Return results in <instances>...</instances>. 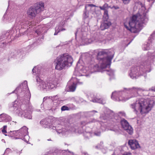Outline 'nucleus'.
Listing matches in <instances>:
<instances>
[{
  "label": "nucleus",
  "instance_id": "f257e3e1",
  "mask_svg": "<svg viewBox=\"0 0 155 155\" xmlns=\"http://www.w3.org/2000/svg\"><path fill=\"white\" fill-rule=\"evenodd\" d=\"M95 53L97 54V59L99 61L98 64H96L91 67L89 69V68H84L82 65H81L78 61L76 67L75 69L74 74L78 76H88L90 73L96 72H102L106 70L107 68V50L101 49L96 50Z\"/></svg>",
  "mask_w": 155,
  "mask_h": 155
},
{
  "label": "nucleus",
  "instance_id": "f03ea898",
  "mask_svg": "<svg viewBox=\"0 0 155 155\" xmlns=\"http://www.w3.org/2000/svg\"><path fill=\"white\" fill-rule=\"evenodd\" d=\"M148 91L140 88L133 87L131 88H125L124 91H115L112 93L111 98L118 101H125L132 97L137 96L138 94H142L143 96L148 95Z\"/></svg>",
  "mask_w": 155,
  "mask_h": 155
},
{
  "label": "nucleus",
  "instance_id": "7ed1b4c3",
  "mask_svg": "<svg viewBox=\"0 0 155 155\" xmlns=\"http://www.w3.org/2000/svg\"><path fill=\"white\" fill-rule=\"evenodd\" d=\"M154 104V102L153 100L137 98L136 101L131 105V107L136 114L140 112L143 114L148 113Z\"/></svg>",
  "mask_w": 155,
  "mask_h": 155
},
{
  "label": "nucleus",
  "instance_id": "20e7f679",
  "mask_svg": "<svg viewBox=\"0 0 155 155\" xmlns=\"http://www.w3.org/2000/svg\"><path fill=\"white\" fill-rule=\"evenodd\" d=\"M50 122V119H46L42 120L40 121V124L44 128H47L48 127L52 129L55 130L59 134L66 135L72 132H79L77 129L78 127H70L68 125H62L58 124L56 125H49Z\"/></svg>",
  "mask_w": 155,
  "mask_h": 155
},
{
  "label": "nucleus",
  "instance_id": "39448f33",
  "mask_svg": "<svg viewBox=\"0 0 155 155\" xmlns=\"http://www.w3.org/2000/svg\"><path fill=\"white\" fill-rule=\"evenodd\" d=\"M145 13L133 15L129 21L130 28L124 24L125 27L132 32L136 33L141 29L143 24L146 23L148 20Z\"/></svg>",
  "mask_w": 155,
  "mask_h": 155
},
{
  "label": "nucleus",
  "instance_id": "423d86ee",
  "mask_svg": "<svg viewBox=\"0 0 155 155\" xmlns=\"http://www.w3.org/2000/svg\"><path fill=\"white\" fill-rule=\"evenodd\" d=\"M38 66H35L32 69V72L34 74H37L36 77L37 85L40 89L43 90H51L55 89L58 84L57 79L55 78H50L46 81L42 80L40 77V71Z\"/></svg>",
  "mask_w": 155,
  "mask_h": 155
},
{
  "label": "nucleus",
  "instance_id": "0eeeda50",
  "mask_svg": "<svg viewBox=\"0 0 155 155\" xmlns=\"http://www.w3.org/2000/svg\"><path fill=\"white\" fill-rule=\"evenodd\" d=\"M73 60L72 57L67 54H64L58 56L54 62L56 70L61 71L66 67H70Z\"/></svg>",
  "mask_w": 155,
  "mask_h": 155
},
{
  "label": "nucleus",
  "instance_id": "6e6552de",
  "mask_svg": "<svg viewBox=\"0 0 155 155\" xmlns=\"http://www.w3.org/2000/svg\"><path fill=\"white\" fill-rule=\"evenodd\" d=\"M87 31L88 27L87 26H83L81 29H78L75 33L76 37H81L82 45H84L90 44L96 40L95 37H90L89 35H87Z\"/></svg>",
  "mask_w": 155,
  "mask_h": 155
},
{
  "label": "nucleus",
  "instance_id": "1a4fd4ad",
  "mask_svg": "<svg viewBox=\"0 0 155 155\" xmlns=\"http://www.w3.org/2000/svg\"><path fill=\"white\" fill-rule=\"evenodd\" d=\"M14 92H17L19 94L18 96L19 97H23V99L24 100L25 102L27 104L29 103L31 97V94L28 87L27 82L26 81H25L19 86L17 87L14 91L12 92V93Z\"/></svg>",
  "mask_w": 155,
  "mask_h": 155
},
{
  "label": "nucleus",
  "instance_id": "9d476101",
  "mask_svg": "<svg viewBox=\"0 0 155 155\" xmlns=\"http://www.w3.org/2000/svg\"><path fill=\"white\" fill-rule=\"evenodd\" d=\"M13 133L16 137L15 139H21L26 142L28 141L29 137L27 127L23 126L18 130L13 131Z\"/></svg>",
  "mask_w": 155,
  "mask_h": 155
},
{
  "label": "nucleus",
  "instance_id": "9b49d317",
  "mask_svg": "<svg viewBox=\"0 0 155 155\" xmlns=\"http://www.w3.org/2000/svg\"><path fill=\"white\" fill-rule=\"evenodd\" d=\"M44 8V3L40 2L34 8L31 7L28 11L27 13L28 16L31 18H35L36 15L43 10Z\"/></svg>",
  "mask_w": 155,
  "mask_h": 155
},
{
  "label": "nucleus",
  "instance_id": "f8f14e48",
  "mask_svg": "<svg viewBox=\"0 0 155 155\" xmlns=\"http://www.w3.org/2000/svg\"><path fill=\"white\" fill-rule=\"evenodd\" d=\"M146 67L145 64L143 65L142 64L140 67L136 66L132 67L129 74L130 78L132 79L136 78L137 77L142 75L145 71L143 70L142 69L143 68L145 69Z\"/></svg>",
  "mask_w": 155,
  "mask_h": 155
},
{
  "label": "nucleus",
  "instance_id": "ddd939ff",
  "mask_svg": "<svg viewBox=\"0 0 155 155\" xmlns=\"http://www.w3.org/2000/svg\"><path fill=\"white\" fill-rule=\"evenodd\" d=\"M31 22L26 20L20 16L18 17L16 19L15 24L13 27V29L20 30L21 28H26L31 25Z\"/></svg>",
  "mask_w": 155,
  "mask_h": 155
},
{
  "label": "nucleus",
  "instance_id": "4468645a",
  "mask_svg": "<svg viewBox=\"0 0 155 155\" xmlns=\"http://www.w3.org/2000/svg\"><path fill=\"white\" fill-rule=\"evenodd\" d=\"M14 110L18 116L21 117H24L28 119H31L32 116L31 115L32 108V107L29 105L28 108L27 110H25L24 111L21 108H17L16 106H14Z\"/></svg>",
  "mask_w": 155,
  "mask_h": 155
},
{
  "label": "nucleus",
  "instance_id": "2eb2a0df",
  "mask_svg": "<svg viewBox=\"0 0 155 155\" xmlns=\"http://www.w3.org/2000/svg\"><path fill=\"white\" fill-rule=\"evenodd\" d=\"M83 82H80L79 80L75 77H72L68 82V84H71L69 87L68 91L71 92L74 91L76 88L77 85L81 84Z\"/></svg>",
  "mask_w": 155,
  "mask_h": 155
},
{
  "label": "nucleus",
  "instance_id": "dca6fc26",
  "mask_svg": "<svg viewBox=\"0 0 155 155\" xmlns=\"http://www.w3.org/2000/svg\"><path fill=\"white\" fill-rule=\"evenodd\" d=\"M87 97L90 101L93 102L103 104L106 103L105 100L103 97H98L96 94H89L87 95Z\"/></svg>",
  "mask_w": 155,
  "mask_h": 155
},
{
  "label": "nucleus",
  "instance_id": "f3484780",
  "mask_svg": "<svg viewBox=\"0 0 155 155\" xmlns=\"http://www.w3.org/2000/svg\"><path fill=\"white\" fill-rule=\"evenodd\" d=\"M121 124L122 128L125 130L129 134L131 135L133 132V130L127 121L124 119H123L120 121Z\"/></svg>",
  "mask_w": 155,
  "mask_h": 155
},
{
  "label": "nucleus",
  "instance_id": "a211bd4d",
  "mask_svg": "<svg viewBox=\"0 0 155 155\" xmlns=\"http://www.w3.org/2000/svg\"><path fill=\"white\" fill-rule=\"evenodd\" d=\"M96 6L92 4H88L86 5L85 6V11L84 12L83 14V19L84 20V21L86 22V25H87L89 22L90 18L89 17L88 13L87 11V9L90 7H96Z\"/></svg>",
  "mask_w": 155,
  "mask_h": 155
},
{
  "label": "nucleus",
  "instance_id": "6ab92c4d",
  "mask_svg": "<svg viewBox=\"0 0 155 155\" xmlns=\"http://www.w3.org/2000/svg\"><path fill=\"white\" fill-rule=\"evenodd\" d=\"M128 143L131 149L132 150H134L140 148L138 141L135 140H129Z\"/></svg>",
  "mask_w": 155,
  "mask_h": 155
},
{
  "label": "nucleus",
  "instance_id": "aec40b11",
  "mask_svg": "<svg viewBox=\"0 0 155 155\" xmlns=\"http://www.w3.org/2000/svg\"><path fill=\"white\" fill-rule=\"evenodd\" d=\"M114 53L112 49H109L107 51V68L108 66L110 67L111 64V61L112 59Z\"/></svg>",
  "mask_w": 155,
  "mask_h": 155
},
{
  "label": "nucleus",
  "instance_id": "412c9836",
  "mask_svg": "<svg viewBox=\"0 0 155 155\" xmlns=\"http://www.w3.org/2000/svg\"><path fill=\"white\" fill-rule=\"evenodd\" d=\"M11 117L3 113L0 115V122L3 121H11Z\"/></svg>",
  "mask_w": 155,
  "mask_h": 155
},
{
  "label": "nucleus",
  "instance_id": "4be33fe9",
  "mask_svg": "<svg viewBox=\"0 0 155 155\" xmlns=\"http://www.w3.org/2000/svg\"><path fill=\"white\" fill-rule=\"evenodd\" d=\"M64 24V21L62 22V24L61 25L55 28V31L54 33V35H56L58 34V33L60 31H63L65 30V29L63 28V25Z\"/></svg>",
  "mask_w": 155,
  "mask_h": 155
},
{
  "label": "nucleus",
  "instance_id": "5701e85b",
  "mask_svg": "<svg viewBox=\"0 0 155 155\" xmlns=\"http://www.w3.org/2000/svg\"><path fill=\"white\" fill-rule=\"evenodd\" d=\"M114 112L109 109H107V118L112 119L114 117Z\"/></svg>",
  "mask_w": 155,
  "mask_h": 155
},
{
  "label": "nucleus",
  "instance_id": "b1692460",
  "mask_svg": "<svg viewBox=\"0 0 155 155\" xmlns=\"http://www.w3.org/2000/svg\"><path fill=\"white\" fill-rule=\"evenodd\" d=\"M4 35L2 36L0 38V47L2 48L4 47L6 45V43L4 41V39H2L4 37Z\"/></svg>",
  "mask_w": 155,
  "mask_h": 155
},
{
  "label": "nucleus",
  "instance_id": "393cba45",
  "mask_svg": "<svg viewBox=\"0 0 155 155\" xmlns=\"http://www.w3.org/2000/svg\"><path fill=\"white\" fill-rule=\"evenodd\" d=\"M107 74L110 77V79H111L114 78V71L113 70L111 69L109 70H107Z\"/></svg>",
  "mask_w": 155,
  "mask_h": 155
},
{
  "label": "nucleus",
  "instance_id": "a878e982",
  "mask_svg": "<svg viewBox=\"0 0 155 155\" xmlns=\"http://www.w3.org/2000/svg\"><path fill=\"white\" fill-rule=\"evenodd\" d=\"M43 27L42 26H38L37 28V30L35 31V32L38 35L42 33L43 31Z\"/></svg>",
  "mask_w": 155,
  "mask_h": 155
},
{
  "label": "nucleus",
  "instance_id": "bb28decb",
  "mask_svg": "<svg viewBox=\"0 0 155 155\" xmlns=\"http://www.w3.org/2000/svg\"><path fill=\"white\" fill-rule=\"evenodd\" d=\"M106 22V21L104 20V22L101 24L100 28L101 30H103L107 28V23Z\"/></svg>",
  "mask_w": 155,
  "mask_h": 155
},
{
  "label": "nucleus",
  "instance_id": "cd10ccee",
  "mask_svg": "<svg viewBox=\"0 0 155 155\" xmlns=\"http://www.w3.org/2000/svg\"><path fill=\"white\" fill-rule=\"evenodd\" d=\"M97 7H98L96 6ZM100 8L102 10L104 11V13L105 14L106 13V12H107L106 8H107V4L105 3L102 6H100L98 7Z\"/></svg>",
  "mask_w": 155,
  "mask_h": 155
},
{
  "label": "nucleus",
  "instance_id": "c85d7f7f",
  "mask_svg": "<svg viewBox=\"0 0 155 155\" xmlns=\"http://www.w3.org/2000/svg\"><path fill=\"white\" fill-rule=\"evenodd\" d=\"M101 14V12L100 10L97 9H96V11L94 12V15L95 16H98Z\"/></svg>",
  "mask_w": 155,
  "mask_h": 155
},
{
  "label": "nucleus",
  "instance_id": "c756f323",
  "mask_svg": "<svg viewBox=\"0 0 155 155\" xmlns=\"http://www.w3.org/2000/svg\"><path fill=\"white\" fill-rule=\"evenodd\" d=\"M70 18L69 14L68 15L67 14H65L64 15V18H63V21H66L68 19Z\"/></svg>",
  "mask_w": 155,
  "mask_h": 155
},
{
  "label": "nucleus",
  "instance_id": "7c9ffc66",
  "mask_svg": "<svg viewBox=\"0 0 155 155\" xmlns=\"http://www.w3.org/2000/svg\"><path fill=\"white\" fill-rule=\"evenodd\" d=\"M150 44H147V45H144L143 48L144 50H149Z\"/></svg>",
  "mask_w": 155,
  "mask_h": 155
},
{
  "label": "nucleus",
  "instance_id": "2f4dec72",
  "mask_svg": "<svg viewBox=\"0 0 155 155\" xmlns=\"http://www.w3.org/2000/svg\"><path fill=\"white\" fill-rule=\"evenodd\" d=\"M7 128V126L6 125H5L3 127V129L2 130V133L5 134L7 133L6 129Z\"/></svg>",
  "mask_w": 155,
  "mask_h": 155
},
{
  "label": "nucleus",
  "instance_id": "473e14b6",
  "mask_svg": "<svg viewBox=\"0 0 155 155\" xmlns=\"http://www.w3.org/2000/svg\"><path fill=\"white\" fill-rule=\"evenodd\" d=\"M69 108L65 106H63L61 107V110L62 111H64L65 110H68Z\"/></svg>",
  "mask_w": 155,
  "mask_h": 155
},
{
  "label": "nucleus",
  "instance_id": "72a5a7b5",
  "mask_svg": "<svg viewBox=\"0 0 155 155\" xmlns=\"http://www.w3.org/2000/svg\"><path fill=\"white\" fill-rule=\"evenodd\" d=\"M76 99L77 100V102L79 103H81L83 102L84 101L83 98L80 97L77 98Z\"/></svg>",
  "mask_w": 155,
  "mask_h": 155
},
{
  "label": "nucleus",
  "instance_id": "f704fd0d",
  "mask_svg": "<svg viewBox=\"0 0 155 155\" xmlns=\"http://www.w3.org/2000/svg\"><path fill=\"white\" fill-rule=\"evenodd\" d=\"M119 115L120 116H125V114L123 111H120L118 112Z\"/></svg>",
  "mask_w": 155,
  "mask_h": 155
},
{
  "label": "nucleus",
  "instance_id": "c9c22d12",
  "mask_svg": "<svg viewBox=\"0 0 155 155\" xmlns=\"http://www.w3.org/2000/svg\"><path fill=\"white\" fill-rule=\"evenodd\" d=\"M125 4H127L129 3L130 0H122Z\"/></svg>",
  "mask_w": 155,
  "mask_h": 155
},
{
  "label": "nucleus",
  "instance_id": "e433bc0d",
  "mask_svg": "<svg viewBox=\"0 0 155 155\" xmlns=\"http://www.w3.org/2000/svg\"><path fill=\"white\" fill-rule=\"evenodd\" d=\"M56 107H48V109H47V110H52V111H53V110H54L56 108Z\"/></svg>",
  "mask_w": 155,
  "mask_h": 155
},
{
  "label": "nucleus",
  "instance_id": "4c0bfd02",
  "mask_svg": "<svg viewBox=\"0 0 155 155\" xmlns=\"http://www.w3.org/2000/svg\"><path fill=\"white\" fill-rule=\"evenodd\" d=\"M94 134L97 136H100L101 135V133L100 132H95L94 133Z\"/></svg>",
  "mask_w": 155,
  "mask_h": 155
},
{
  "label": "nucleus",
  "instance_id": "58836bf2",
  "mask_svg": "<svg viewBox=\"0 0 155 155\" xmlns=\"http://www.w3.org/2000/svg\"><path fill=\"white\" fill-rule=\"evenodd\" d=\"M94 112H97V111L93 110L92 111H91L90 112H88V113L90 115H93V114Z\"/></svg>",
  "mask_w": 155,
  "mask_h": 155
},
{
  "label": "nucleus",
  "instance_id": "ea45409f",
  "mask_svg": "<svg viewBox=\"0 0 155 155\" xmlns=\"http://www.w3.org/2000/svg\"><path fill=\"white\" fill-rule=\"evenodd\" d=\"M131 153L130 152H125L123 155H131Z\"/></svg>",
  "mask_w": 155,
  "mask_h": 155
},
{
  "label": "nucleus",
  "instance_id": "a19ab883",
  "mask_svg": "<svg viewBox=\"0 0 155 155\" xmlns=\"http://www.w3.org/2000/svg\"><path fill=\"white\" fill-rule=\"evenodd\" d=\"M10 151V149L9 148H7L5 150V153H8Z\"/></svg>",
  "mask_w": 155,
  "mask_h": 155
},
{
  "label": "nucleus",
  "instance_id": "79ce46f5",
  "mask_svg": "<svg viewBox=\"0 0 155 155\" xmlns=\"http://www.w3.org/2000/svg\"><path fill=\"white\" fill-rule=\"evenodd\" d=\"M149 91H155V86L153 87L150 88L149 90Z\"/></svg>",
  "mask_w": 155,
  "mask_h": 155
},
{
  "label": "nucleus",
  "instance_id": "37998d69",
  "mask_svg": "<svg viewBox=\"0 0 155 155\" xmlns=\"http://www.w3.org/2000/svg\"><path fill=\"white\" fill-rule=\"evenodd\" d=\"M111 23L110 22L107 21V26H109L111 25Z\"/></svg>",
  "mask_w": 155,
  "mask_h": 155
},
{
  "label": "nucleus",
  "instance_id": "c03bdc74",
  "mask_svg": "<svg viewBox=\"0 0 155 155\" xmlns=\"http://www.w3.org/2000/svg\"><path fill=\"white\" fill-rule=\"evenodd\" d=\"M87 137H88L89 136H91V133L90 132H88L87 133Z\"/></svg>",
  "mask_w": 155,
  "mask_h": 155
},
{
  "label": "nucleus",
  "instance_id": "a18cd8bd",
  "mask_svg": "<svg viewBox=\"0 0 155 155\" xmlns=\"http://www.w3.org/2000/svg\"><path fill=\"white\" fill-rule=\"evenodd\" d=\"M113 8H114L115 9H117L119 8V7L117 6H113Z\"/></svg>",
  "mask_w": 155,
  "mask_h": 155
},
{
  "label": "nucleus",
  "instance_id": "49530a36",
  "mask_svg": "<svg viewBox=\"0 0 155 155\" xmlns=\"http://www.w3.org/2000/svg\"><path fill=\"white\" fill-rule=\"evenodd\" d=\"M48 97H44L43 99V101H45L48 99Z\"/></svg>",
  "mask_w": 155,
  "mask_h": 155
},
{
  "label": "nucleus",
  "instance_id": "de8ad7c7",
  "mask_svg": "<svg viewBox=\"0 0 155 155\" xmlns=\"http://www.w3.org/2000/svg\"><path fill=\"white\" fill-rule=\"evenodd\" d=\"M96 121H97V120H96L93 119L92 120L91 122H96Z\"/></svg>",
  "mask_w": 155,
  "mask_h": 155
},
{
  "label": "nucleus",
  "instance_id": "09e8293b",
  "mask_svg": "<svg viewBox=\"0 0 155 155\" xmlns=\"http://www.w3.org/2000/svg\"><path fill=\"white\" fill-rule=\"evenodd\" d=\"M12 123H15L16 124V123H17V122H16L12 121L11 122L10 124H12Z\"/></svg>",
  "mask_w": 155,
  "mask_h": 155
},
{
  "label": "nucleus",
  "instance_id": "8fccbe9b",
  "mask_svg": "<svg viewBox=\"0 0 155 155\" xmlns=\"http://www.w3.org/2000/svg\"><path fill=\"white\" fill-rule=\"evenodd\" d=\"M100 144L101 145H102L103 144V142H101Z\"/></svg>",
  "mask_w": 155,
  "mask_h": 155
},
{
  "label": "nucleus",
  "instance_id": "3c124183",
  "mask_svg": "<svg viewBox=\"0 0 155 155\" xmlns=\"http://www.w3.org/2000/svg\"><path fill=\"white\" fill-rule=\"evenodd\" d=\"M117 150H115V152H114L115 153H116V152L117 151Z\"/></svg>",
  "mask_w": 155,
  "mask_h": 155
},
{
  "label": "nucleus",
  "instance_id": "603ef678",
  "mask_svg": "<svg viewBox=\"0 0 155 155\" xmlns=\"http://www.w3.org/2000/svg\"><path fill=\"white\" fill-rule=\"evenodd\" d=\"M150 39H151V37H150L149 38V40L150 41Z\"/></svg>",
  "mask_w": 155,
  "mask_h": 155
},
{
  "label": "nucleus",
  "instance_id": "864d4df0",
  "mask_svg": "<svg viewBox=\"0 0 155 155\" xmlns=\"http://www.w3.org/2000/svg\"><path fill=\"white\" fill-rule=\"evenodd\" d=\"M62 152H65V150H63L62 151Z\"/></svg>",
  "mask_w": 155,
  "mask_h": 155
},
{
  "label": "nucleus",
  "instance_id": "5fc2aeb1",
  "mask_svg": "<svg viewBox=\"0 0 155 155\" xmlns=\"http://www.w3.org/2000/svg\"><path fill=\"white\" fill-rule=\"evenodd\" d=\"M23 106V105L21 106V107H22Z\"/></svg>",
  "mask_w": 155,
  "mask_h": 155
},
{
  "label": "nucleus",
  "instance_id": "6e6d98bb",
  "mask_svg": "<svg viewBox=\"0 0 155 155\" xmlns=\"http://www.w3.org/2000/svg\"><path fill=\"white\" fill-rule=\"evenodd\" d=\"M72 98L73 99H74V98L73 97Z\"/></svg>",
  "mask_w": 155,
  "mask_h": 155
},
{
  "label": "nucleus",
  "instance_id": "4d7b16f0",
  "mask_svg": "<svg viewBox=\"0 0 155 155\" xmlns=\"http://www.w3.org/2000/svg\"><path fill=\"white\" fill-rule=\"evenodd\" d=\"M5 136H7L6 134H5Z\"/></svg>",
  "mask_w": 155,
  "mask_h": 155
},
{
  "label": "nucleus",
  "instance_id": "13d9d810",
  "mask_svg": "<svg viewBox=\"0 0 155 155\" xmlns=\"http://www.w3.org/2000/svg\"><path fill=\"white\" fill-rule=\"evenodd\" d=\"M56 103L54 102V104Z\"/></svg>",
  "mask_w": 155,
  "mask_h": 155
}]
</instances>
